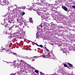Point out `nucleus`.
Returning <instances> with one entry per match:
<instances>
[{
	"label": "nucleus",
	"mask_w": 75,
	"mask_h": 75,
	"mask_svg": "<svg viewBox=\"0 0 75 75\" xmlns=\"http://www.w3.org/2000/svg\"><path fill=\"white\" fill-rule=\"evenodd\" d=\"M15 11H16V13H15L14 11L13 10L11 11V14H12V15H14V16H16L17 14V13L18 11H19L18 10V8H16L15 9Z\"/></svg>",
	"instance_id": "f257e3e1"
},
{
	"label": "nucleus",
	"mask_w": 75,
	"mask_h": 75,
	"mask_svg": "<svg viewBox=\"0 0 75 75\" xmlns=\"http://www.w3.org/2000/svg\"><path fill=\"white\" fill-rule=\"evenodd\" d=\"M16 28H19V29L18 30V31H21L23 30V28L21 26V24H19L18 25H16Z\"/></svg>",
	"instance_id": "f03ea898"
},
{
	"label": "nucleus",
	"mask_w": 75,
	"mask_h": 75,
	"mask_svg": "<svg viewBox=\"0 0 75 75\" xmlns=\"http://www.w3.org/2000/svg\"><path fill=\"white\" fill-rule=\"evenodd\" d=\"M10 15L9 13H6V14L4 15L5 18V19H7V18L9 19V17H10Z\"/></svg>",
	"instance_id": "7ed1b4c3"
},
{
	"label": "nucleus",
	"mask_w": 75,
	"mask_h": 75,
	"mask_svg": "<svg viewBox=\"0 0 75 75\" xmlns=\"http://www.w3.org/2000/svg\"><path fill=\"white\" fill-rule=\"evenodd\" d=\"M1 4H2L3 5H4V4H8V1L7 0H4L3 1V2H2Z\"/></svg>",
	"instance_id": "20e7f679"
},
{
	"label": "nucleus",
	"mask_w": 75,
	"mask_h": 75,
	"mask_svg": "<svg viewBox=\"0 0 75 75\" xmlns=\"http://www.w3.org/2000/svg\"><path fill=\"white\" fill-rule=\"evenodd\" d=\"M62 8L66 11H68V8H67L65 6H62Z\"/></svg>",
	"instance_id": "39448f33"
},
{
	"label": "nucleus",
	"mask_w": 75,
	"mask_h": 75,
	"mask_svg": "<svg viewBox=\"0 0 75 75\" xmlns=\"http://www.w3.org/2000/svg\"><path fill=\"white\" fill-rule=\"evenodd\" d=\"M44 4H45L46 6L47 7H50V6H51V4L47 3L46 2H44Z\"/></svg>",
	"instance_id": "423d86ee"
},
{
	"label": "nucleus",
	"mask_w": 75,
	"mask_h": 75,
	"mask_svg": "<svg viewBox=\"0 0 75 75\" xmlns=\"http://www.w3.org/2000/svg\"><path fill=\"white\" fill-rule=\"evenodd\" d=\"M23 19H17V22H18V23H20V22H21V20L22 21V22H24V21L23 20Z\"/></svg>",
	"instance_id": "0eeeda50"
},
{
	"label": "nucleus",
	"mask_w": 75,
	"mask_h": 75,
	"mask_svg": "<svg viewBox=\"0 0 75 75\" xmlns=\"http://www.w3.org/2000/svg\"><path fill=\"white\" fill-rule=\"evenodd\" d=\"M61 18L62 19H65H65H67V17L63 16H61Z\"/></svg>",
	"instance_id": "6e6552de"
},
{
	"label": "nucleus",
	"mask_w": 75,
	"mask_h": 75,
	"mask_svg": "<svg viewBox=\"0 0 75 75\" xmlns=\"http://www.w3.org/2000/svg\"><path fill=\"white\" fill-rule=\"evenodd\" d=\"M67 64L69 65V67H72L73 65L72 64H70V63H67Z\"/></svg>",
	"instance_id": "1a4fd4ad"
},
{
	"label": "nucleus",
	"mask_w": 75,
	"mask_h": 75,
	"mask_svg": "<svg viewBox=\"0 0 75 75\" xmlns=\"http://www.w3.org/2000/svg\"><path fill=\"white\" fill-rule=\"evenodd\" d=\"M5 51L7 52H8L9 51V48L7 47L6 49L5 50Z\"/></svg>",
	"instance_id": "9d476101"
},
{
	"label": "nucleus",
	"mask_w": 75,
	"mask_h": 75,
	"mask_svg": "<svg viewBox=\"0 0 75 75\" xmlns=\"http://www.w3.org/2000/svg\"><path fill=\"white\" fill-rule=\"evenodd\" d=\"M35 72L38 74H39V73L38 72V71L37 70H35Z\"/></svg>",
	"instance_id": "9b49d317"
},
{
	"label": "nucleus",
	"mask_w": 75,
	"mask_h": 75,
	"mask_svg": "<svg viewBox=\"0 0 75 75\" xmlns=\"http://www.w3.org/2000/svg\"><path fill=\"white\" fill-rule=\"evenodd\" d=\"M8 23H6L5 24V28H7V26H8Z\"/></svg>",
	"instance_id": "f8f14e48"
},
{
	"label": "nucleus",
	"mask_w": 75,
	"mask_h": 75,
	"mask_svg": "<svg viewBox=\"0 0 75 75\" xmlns=\"http://www.w3.org/2000/svg\"><path fill=\"white\" fill-rule=\"evenodd\" d=\"M13 27H14V25H12L10 28H9V30H11L12 29V28H13Z\"/></svg>",
	"instance_id": "ddd939ff"
},
{
	"label": "nucleus",
	"mask_w": 75,
	"mask_h": 75,
	"mask_svg": "<svg viewBox=\"0 0 75 75\" xmlns=\"http://www.w3.org/2000/svg\"><path fill=\"white\" fill-rule=\"evenodd\" d=\"M29 21L30 23H33V21L32 19H29Z\"/></svg>",
	"instance_id": "4468645a"
},
{
	"label": "nucleus",
	"mask_w": 75,
	"mask_h": 75,
	"mask_svg": "<svg viewBox=\"0 0 75 75\" xmlns=\"http://www.w3.org/2000/svg\"><path fill=\"white\" fill-rule=\"evenodd\" d=\"M41 17L42 18H42H43V19L45 18V16L43 15H42L41 16Z\"/></svg>",
	"instance_id": "2eb2a0df"
},
{
	"label": "nucleus",
	"mask_w": 75,
	"mask_h": 75,
	"mask_svg": "<svg viewBox=\"0 0 75 75\" xmlns=\"http://www.w3.org/2000/svg\"><path fill=\"white\" fill-rule=\"evenodd\" d=\"M41 3H42V4H44V3H45V1H44L41 0Z\"/></svg>",
	"instance_id": "dca6fc26"
},
{
	"label": "nucleus",
	"mask_w": 75,
	"mask_h": 75,
	"mask_svg": "<svg viewBox=\"0 0 75 75\" xmlns=\"http://www.w3.org/2000/svg\"><path fill=\"white\" fill-rule=\"evenodd\" d=\"M38 47H41V48H42L43 47V46L42 45H40L38 46Z\"/></svg>",
	"instance_id": "f3484780"
},
{
	"label": "nucleus",
	"mask_w": 75,
	"mask_h": 75,
	"mask_svg": "<svg viewBox=\"0 0 75 75\" xmlns=\"http://www.w3.org/2000/svg\"><path fill=\"white\" fill-rule=\"evenodd\" d=\"M42 56V57H43V58H46V56L44 55H43Z\"/></svg>",
	"instance_id": "a211bd4d"
},
{
	"label": "nucleus",
	"mask_w": 75,
	"mask_h": 75,
	"mask_svg": "<svg viewBox=\"0 0 75 75\" xmlns=\"http://www.w3.org/2000/svg\"><path fill=\"white\" fill-rule=\"evenodd\" d=\"M64 66L65 67H67L68 66L66 64H64Z\"/></svg>",
	"instance_id": "6ab92c4d"
},
{
	"label": "nucleus",
	"mask_w": 75,
	"mask_h": 75,
	"mask_svg": "<svg viewBox=\"0 0 75 75\" xmlns=\"http://www.w3.org/2000/svg\"><path fill=\"white\" fill-rule=\"evenodd\" d=\"M25 14V12H23L22 13L21 15L22 16H24Z\"/></svg>",
	"instance_id": "aec40b11"
},
{
	"label": "nucleus",
	"mask_w": 75,
	"mask_h": 75,
	"mask_svg": "<svg viewBox=\"0 0 75 75\" xmlns=\"http://www.w3.org/2000/svg\"><path fill=\"white\" fill-rule=\"evenodd\" d=\"M40 73L41 75H43L44 74V73H43L42 72H40Z\"/></svg>",
	"instance_id": "412c9836"
},
{
	"label": "nucleus",
	"mask_w": 75,
	"mask_h": 75,
	"mask_svg": "<svg viewBox=\"0 0 75 75\" xmlns=\"http://www.w3.org/2000/svg\"><path fill=\"white\" fill-rule=\"evenodd\" d=\"M6 50V48H3L1 50V51H4V50Z\"/></svg>",
	"instance_id": "4be33fe9"
},
{
	"label": "nucleus",
	"mask_w": 75,
	"mask_h": 75,
	"mask_svg": "<svg viewBox=\"0 0 75 75\" xmlns=\"http://www.w3.org/2000/svg\"><path fill=\"white\" fill-rule=\"evenodd\" d=\"M28 10H30L31 11V10H32V8H29L28 9Z\"/></svg>",
	"instance_id": "5701e85b"
},
{
	"label": "nucleus",
	"mask_w": 75,
	"mask_h": 75,
	"mask_svg": "<svg viewBox=\"0 0 75 75\" xmlns=\"http://www.w3.org/2000/svg\"><path fill=\"white\" fill-rule=\"evenodd\" d=\"M22 9H25V6H24L22 8Z\"/></svg>",
	"instance_id": "b1692460"
},
{
	"label": "nucleus",
	"mask_w": 75,
	"mask_h": 75,
	"mask_svg": "<svg viewBox=\"0 0 75 75\" xmlns=\"http://www.w3.org/2000/svg\"><path fill=\"white\" fill-rule=\"evenodd\" d=\"M8 23H12V22H11V21L10 20L8 21Z\"/></svg>",
	"instance_id": "393cba45"
},
{
	"label": "nucleus",
	"mask_w": 75,
	"mask_h": 75,
	"mask_svg": "<svg viewBox=\"0 0 75 75\" xmlns=\"http://www.w3.org/2000/svg\"><path fill=\"white\" fill-rule=\"evenodd\" d=\"M72 8H73L75 9V6H72Z\"/></svg>",
	"instance_id": "a878e982"
},
{
	"label": "nucleus",
	"mask_w": 75,
	"mask_h": 75,
	"mask_svg": "<svg viewBox=\"0 0 75 75\" xmlns=\"http://www.w3.org/2000/svg\"><path fill=\"white\" fill-rule=\"evenodd\" d=\"M38 57V56H34V57H33V58H37Z\"/></svg>",
	"instance_id": "bb28decb"
},
{
	"label": "nucleus",
	"mask_w": 75,
	"mask_h": 75,
	"mask_svg": "<svg viewBox=\"0 0 75 75\" xmlns=\"http://www.w3.org/2000/svg\"><path fill=\"white\" fill-rule=\"evenodd\" d=\"M4 24H5L6 22L5 21V19H4Z\"/></svg>",
	"instance_id": "cd10ccee"
},
{
	"label": "nucleus",
	"mask_w": 75,
	"mask_h": 75,
	"mask_svg": "<svg viewBox=\"0 0 75 75\" xmlns=\"http://www.w3.org/2000/svg\"><path fill=\"white\" fill-rule=\"evenodd\" d=\"M35 44H36V45H37V46H38H38H39V45H38V44H37L36 43H35Z\"/></svg>",
	"instance_id": "c85d7f7f"
},
{
	"label": "nucleus",
	"mask_w": 75,
	"mask_h": 75,
	"mask_svg": "<svg viewBox=\"0 0 75 75\" xmlns=\"http://www.w3.org/2000/svg\"><path fill=\"white\" fill-rule=\"evenodd\" d=\"M9 35H10V36H8V37H9V38H10V37H11V36H10V35H11L9 34Z\"/></svg>",
	"instance_id": "c756f323"
},
{
	"label": "nucleus",
	"mask_w": 75,
	"mask_h": 75,
	"mask_svg": "<svg viewBox=\"0 0 75 75\" xmlns=\"http://www.w3.org/2000/svg\"><path fill=\"white\" fill-rule=\"evenodd\" d=\"M32 68L33 69H35V68L33 67H32Z\"/></svg>",
	"instance_id": "7c9ffc66"
},
{
	"label": "nucleus",
	"mask_w": 75,
	"mask_h": 75,
	"mask_svg": "<svg viewBox=\"0 0 75 75\" xmlns=\"http://www.w3.org/2000/svg\"><path fill=\"white\" fill-rule=\"evenodd\" d=\"M24 25H27V24L26 23H24Z\"/></svg>",
	"instance_id": "2f4dec72"
},
{
	"label": "nucleus",
	"mask_w": 75,
	"mask_h": 75,
	"mask_svg": "<svg viewBox=\"0 0 75 75\" xmlns=\"http://www.w3.org/2000/svg\"><path fill=\"white\" fill-rule=\"evenodd\" d=\"M46 51H47L48 52H49V50L48 49L46 50Z\"/></svg>",
	"instance_id": "473e14b6"
},
{
	"label": "nucleus",
	"mask_w": 75,
	"mask_h": 75,
	"mask_svg": "<svg viewBox=\"0 0 75 75\" xmlns=\"http://www.w3.org/2000/svg\"><path fill=\"white\" fill-rule=\"evenodd\" d=\"M67 68H68L69 69V67H68V66H67Z\"/></svg>",
	"instance_id": "72a5a7b5"
},
{
	"label": "nucleus",
	"mask_w": 75,
	"mask_h": 75,
	"mask_svg": "<svg viewBox=\"0 0 75 75\" xmlns=\"http://www.w3.org/2000/svg\"><path fill=\"white\" fill-rule=\"evenodd\" d=\"M45 49L46 50H47V47H45Z\"/></svg>",
	"instance_id": "f704fd0d"
},
{
	"label": "nucleus",
	"mask_w": 75,
	"mask_h": 75,
	"mask_svg": "<svg viewBox=\"0 0 75 75\" xmlns=\"http://www.w3.org/2000/svg\"><path fill=\"white\" fill-rule=\"evenodd\" d=\"M42 56H39L38 57V58H40L41 57H42Z\"/></svg>",
	"instance_id": "c9c22d12"
},
{
	"label": "nucleus",
	"mask_w": 75,
	"mask_h": 75,
	"mask_svg": "<svg viewBox=\"0 0 75 75\" xmlns=\"http://www.w3.org/2000/svg\"><path fill=\"white\" fill-rule=\"evenodd\" d=\"M37 14H38V15H40V14L38 13V12H37Z\"/></svg>",
	"instance_id": "e433bc0d"
},
{
	"label": "nucleus",
	"mask_w": 75,
	"mask_h": 75,
	"mask_svg": "<svg viewBox=\"0 0 75 75\" xmlns=\"http://www.w3.org/2000/svg\"><path fill=\"white\" fill-rule=\"evenodd\" d=\"M1 0H0V4H1Z\"/></svg>",
	"instance_id": "4c0bfd02"
},
{
	"label": "nucleus",
	"mask_w": 75,
	"mask_h": 75,
	"mask_svg": "<svg viewBox=\"0 0 75 75\" xmlns=\"http://www.w3.org/2000/svg\"><path fill=\"white\" fill-rule=\"evenodd\" d=\"M29 19H32V18H29Z\"/></svg>",
	"instance_id": "58836bf2"
},
{
	"label": "nucleus",
	"mask_w": 75,
	"mask_h": 75,
	"mask_svg": "<svg viewBox=\"0 0 75 75\" xmlns=\"http://www.w3.org/2000/svg\"><path fill=\"white\" fill-rule=\"evenodd\" d=\"M70 1H72V0H69Z\"/></svg>",
	"instance_id": "ea45409f"
},
{
	"label": "nucleus",
	"mask_w": 75,
	"mask_h": 75,
	"mask_svg": "<svg viewBox=\"0 0 75 75\" xmlns=\"http://www.w3.org/2000/svg\"><path fill=\"white\" fill-rule=\"evenodd\" d=\"M11 21H13V19H10Z\"/></svg>",
	"instance_id": "a19ab883"
},
{
	"label": "nucleus",
	"mask_w": 75,
	"mask_h": 75,
	"mask_svg": "<svg viewBox=\"0 0 75 75\" xmlns=\"http://www.w3.org/2000/svg\"><path fill=\"white\" fill-rule=\"evenodd\" d=\"M1 25H3V24L2 23H1Z\"/></svg>",
	"instance_id": "79ce46f5"
},
{
	"label": "nucleus",
	"mask_w": 75,
	"mask_h": 75,
	"mask_svg": "<svg viewBox=\"0 0 75 75\" xmlns=\"http://www.w3.org/2000/svg\"><path fill=\"white\" fill-rule=\"evenodd\" d=\"M75 27V25H74L73 26V27Z\"/></svg>",
	"instance_id": "37998d69"
},
{
	"label": "nucleus",
	"mask_w": 75,
	"mask_h": 75,
	"mask_svg": "<svg viewBox=\"0 0 75 75\" xmlns=\"http://www.w3.org/2000/svg\"><path fill=\"white\" fill-rule=\"evenodd\" d=\"M15 55H16L17 54V53H15Z\"/></svg>",
	"instance_id": "c03bdc74"
},
{
	"label": "nucleus",
	"mask_w": 75,
	"mask_h": 75,
	"mask_svg": "<svg viewBox=\"0 0 75 75\" xmlns=\"http://www.w3.org/2000/svg\"><path fill=\"white\" fill-rule=\"evenodd\" d=\"M1 51V49H0V51Z\"/></svg>",
	"instance_id": "a18cd8bd"
},
{
	"label": "nucleus",
	"mask_w": 75,
	"mask_h": 75,
	"mask_svg": "<svg viewBox=\"0 0 75 75\" xmlns=\"http://www.w3.org/2000/svg\"><path fill=\"white\" fill-rule=\"evenodd\" d=\"M21 61H22V60H21Z\"/></svg>",
	"instance_id": "49530a36"
},
{
	"label": "nucleus",
	"mask_w": 75,
	"mask_h": 75,
	"mask_svg": "<svg viewBox=\"0 0 75 75\" xmlns=\"http://www.w3.org/2000/svg\"><path fill=\"white\" fill-rule=\"evenodd\" d=\"M55 20H57V19H55Z\"/></svg>",
	"instance_id": "de8ad7c7"
},
{
	"label": "nucleus",
	"mask_w": 75,
	"mask_h": 75,
	"mask_svg": "<svg viewBox=\"0 0 75 75\" xmlns=\"http://www.w3.org/2000/svg\"><path fill=\"white\" fill-rule=\"evenodd\" d=\"M42 27V25H41Z\"/></svg>",
	"instance_id": "09e8293b"
},
{
	"label": "nucleus",
	"mask_w": 75,
	"mask_h": 75,
	"mask_svg": "<svg viewBox=\"0 0 75 75\" xmlns=\"http://www.w3.org/2000/svg\"><path fill=\"white\" fill-rule=\"evenodd\" d=\"M37 0L38 1V0Z\"/></svg>",
	"instance_id": "8fccbe9b"
}]
</instances>
